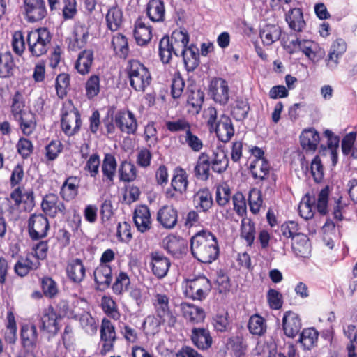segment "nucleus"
I'll use <instances>...</instances> for the list:
<instances>
[{"label": "nucleus", "mask_w": 357, "mask_h": 357, "mask_svg": "<svg viewBox=\"0 0 357 357\" xmlns=\"http://www.w3.org/2000/svg\"><path fill=\"white\" fill-rule=\"evenodd\" d=\"M248 327L252 334L262 335L266 331V321L259 314H254L250 317Z\"/></svg>", "instance_id": "49"}, {"label": "nucleus", "mask_w": 357, "mask_h": 357, "mask_svg": "<svg viewBox=\"0 0 357 357\" xmlns=\"http://www.w3.org/2000/svg\"><path fill=\"white\" fill-rule=\"evenodd\" d=\"M40 266V262L38 261H32L28 257H19L17 261L14 266L15 273L20 276L24 277L31 271L36 270Z\"/></svg>", "instance_id": "40"}, {"label": "nucleus", "mask_w": 357, "mask_h": 357, "mask_svg": "<svg viewBox=\"0 0 357 357\" xmlns=\"http://www.w3.org/2000/svg\"><path fill=\"white\" fill-rule=\"evenodd\" d=\"M182 56L185 68L188 71H193L199 64L198 48L191 45L180 54Z\"/></svg>", "instance_id": "31"}, {"label": "nucleus", "mask_w": 357, "mask_h": 357, "mask_svg": "<svg viewBox=\"0 0 357 357\" xmlns=\"http://www.w3.org/2000/svg\"><path fill=\"white\" fill-rule=\"evenodd\" d=\"M301 51L313 62L319 61L325 55L324 50L317 43L311 40H303Z\"/></svg>", "instance_id": "21"}, {"label": "nucleus", "mask_w": 357, "mask_h": 357, "mask_svg": "<svg viewBox=\"0 0 357 357\" xmlns=\"http://www.w3.org/2000/svg\"><path fill=\"white\" fill-rule=\"evenodd\" d=\"M17 149L22 158L26 159L33 153V145L29 139L21 137L17 143Z\"/></svg>", "instance_id": "60"}, {"label": "nucleus", "mask_w": 357, "mask_h": 357, "mask_svg": "<svg viewBox=\"0 0 357 357\" xmlns=\"http://www.w3.org/2000/svg\"><path fill=\"white\" fill-rule=\"evenodd\" d=\"M15 120L19 122L20 128L25 135L29 136L31 135L36 130V115L31 111H27L26 113L22 114V116H20Z\"/></svg>", "instance_id": "38"}, {"label": "nucleus", "mask_w": 357, "mask_h": 357, "mask_svg": "<svg viewBox=\"0 0 357 357\" xmlns=\"http://www.w3.org/2000/svg\"><path fill=\"white\" fill-rule=\"evenodd\" d=\"M144 138L149 148L154 146L158 143V131L153 122L149 123L146 126L144 129Z\"/></svg>", "instance_id": "58"}, {"label": "nucleus", "mask_w": 357, "mask_h": 357, "mask_svg": "<svg viewBox=\"0 0 357 357\" xmlns=\"http://www.w3.org/2000/svg\"><path fill=\"white\" fill-rule=\"evenodd\" d=\"M194 202H197L204 212L208 211L213 205L211 192L206 188L199 190L194 196Z\"/></svg>", "instance_id": "50"}, {"label": "nucleus", "mask_w": 357, "mask_h": 357, "mask_svg": "<svg viewBox=\"0 0 357 357\" xmlns=\"http://www.w3.org/2000/svg\"><path fill=\"white\" fill-rule=\"evenodd\" d=\"M22 8L23 14L29 22H38L47 14L45 0H24Z\"/></svg>", "instance_id": "8"}, {"label": "nucleus", "mask_w": 357, "mask_h": 357, "mask_svg": "<svg viewBox=\"0 0 357 357\" xmlns=\"http://www.w3.org/2000/svg\"><path fill=\"white\" fill-rule=\"evenodd\" d=\"M41 208L46 215L52 218L58 215L64 216L66 213V207L63 202L54 193H49L43 197Z\"/></svg>", "instance_id": "11"}, {"label": "nucleus", "mask_w": 357, "mask_h": 357, "mask_svg": "<svg viewBox=\"0 0 357 357\" xmlns=\"http://www.w3.org/2000/svg\"><path fill=\"white\" fill-rule=\"evenodd\" d=\"M134 37L139 45H144L151 39L152 30L151 26H147L140 18L135 22Z\"/></svg>", "instance_id": "27"}, {"label": "nucleus", "mask_w": 357, "mask_h": 357, "mask_svg": "<svg viewBox=\"0 0 357 357\" xmlns=\"http://www.w3.org/2000/svg\"><path fill=\"white\" fill-rule=\"evenodd\" d=\"M191 253L202 263L211 264L219 255L217 238L208 231L202 230L190 239Z\"/></svg>", "instance_id": "1"}, {"label": "nucleus", "mask_w": 357, "mask_h": 357, "mask_svg": "<svg viewBox=\"0 0 357 357\" xmlns=\"http://www.w3.org/2000/svg\"><path fill=\"white\" fill-rule=\"evenodd\" d=\"M211 289L209 280L204 276H198L185 281V294L192 300L204 299Z\"/></svg>", "instance_id": "6"}, {"label": "nucleus", "mask_w": 357, "mask_h": 357, "mask_svg": "<svg viewBox=\"0 0 357 357\" xmlns=\"http://www.w3.org/2000/svg\"><path fill=\"white\" fill-rule=\"evenodd\" d=\"M68 278L75 283L81 282L86 275V269L79 259H74L70 261L66 268Z\"/></svg>", "instance_id": "25"}, {"label": "nucleus", "mask_w": 357, "mask_h": 357, "mask_svg": "<svg viewBox=\"0 0 357 357\" xmlns=\"http://www.w3.org/2000/svg\"><path fill=\"white\" fill-rule=\"evenodd\" d=\"M81 126V118L78 110L72 107L68 110L63 109L61 118V128L63 132L68 136L77 133Z\"/></svg>", "instance_id": "10"}, {"label": "nucleus", "mask_w": 357, "mask_h": 357, "mask_svg": "<svg viewBox=\"0 0 357 357\" xmlns=\"http://www.w3.org/2000/svg\"><path fill=\"white\" fill-rule=\"evenodd\" d=\"M123 21V12L118 6L109 8L106 15L107 27L112 31L118 30Z\"/></svg>", "instance_id": "45"}, {"label": "nucleus", "mask_w": 357, "mask_h": 357, "mask_svg": "<svg viewBox=\"0 0 357 357\" xmlns=\"http://www.w3.org/2000/svg\"><path fill=\"white\" fill-rule=\"evenodd\" d=\"M255 223L248 218L241 221V236L245 240L248 245L251 246L255 238Z\"/></svg>", "instance_id": "46"}, {"label": "nucleus", "mask_w": 357, "mask_h": 357, "mask_svg": "<svg viewBox=\"0 0 357 357\" xmlns=\"http://www.w3.org/2000/svg\"><path fill=\"white\" fill-rule=\"evenodd\" d=\"M119 180L130 183L134 181L137 178V168L131 162L123 160L121 162L119 167Z\"/></svg>", "instance_id": "44"}, {"label": "nucleus", "mask_w": 357, "mask_h": 357, "mask_svg": "<svg viewBox=\"0 0 357 357\" xmlns=\"http://www.w3.org/2000/svg\"><path fill=\"white\" fill-rule=\"evenodd\" d=\"M52 36L46 28H39L28 32V50L33 56L39 57L47 53L50 46Z\"/></svg>", "instance_id": "5"}, {"label": "nucleus", "mask_w": 357, "mask_h": 357, "mask_svg": "<svg viewBox=\"0 0 357 357\" xmlns=\"http://www.w3.org/2000/svg\"><path fill=\"white\" fill-rule=\"evenodd\" d=\"M12 47L13 51L19 56H21L25 50V40L21 31H16L12 37Z\"/></svg>", "instance_id": "59"}, {"label": "nucleus", "mask_w": 357, "mask_h": 357, "mask_svg": "<svg viewBox=\"0 0 357 357\" xmlns=\"http://www.w3.org/2000/svg\"><path fill=\"white\" fill-rule=\"evenodd\" d=\"M20 337L22 347L28 351L34 349L38 342L36 326L33 324H24L21 328Z\"/></svg>", "instance_id": "15"}, {"label": "nucleus", "mask_w": 357, "mask_h": 357, "mask_svg": "<svg viewBox=\"0 0 357 357\" xmlns=\"http://www.w3.org/2000/svg\"><path fill=\"white\" fill-rule=\"evenodd\" d=\"M130 283V278L127 273L121 272L112 285L113 291L116 294H121L128 289Z\"/></svg>", "instance_id": "56"}, {"label": "nucleus", "mask_w": 357, "mask_h": 357, "mask_svg": "<svg viewBox=\"0 0 357 357\" xmlns=\"http://www.w3.org/2000/svg\"><path fill=\"white\" fill-rule=\"evenodd\" d=\"M208 91L211 98L220 105H226L229 100L227 82L220 77L213 78L209 84Z\"/></svg>", "instance_id": "9"}, {"label": "nucleus", "mask_w": 357, "mask_h": 357, "mask_svg": "<svg viewBox=\"0 0 357 357\" xmlns=\"http://www.w3.org/2000/svg\"><path fill=\"white\" fill-rule=\"evenodd\" d=\"M5 340L9 344H14L17 340V326L12 312L8 314V325L7 331L5 333Z\"/></svg>", "instance_id": "57"}, {"label": "nucleus", "mask_w": 357, "mask_h": 357, "mask_svg": "<svg viewBox=\"0 0 357 357\" xmlns=\"http://www.w3.org/2000/svg\"><path fill=\"white\" fill-rule=\"evenodd\" d=\"M100 336L101 340H116L114 326L110 320L107 319H102L100 328Z\"/></svg>", "instance_id": "63"}, {"label": "nucleus", "mask_w": 357, "mask_h": 357, "mask_svg": "<svg viewBox=\"0 0 357 357\" xmlns=\"http://www.w3.org/2000/svg\"><path fill=\"white\" fill-rule=\"evenodd\" d=\"M114 123L119 130L127 134H134L137 129V122L130 110H119L114 116Z\"/></svg>", "instance_id": "12"}, {"label": "nucleus", "mask_w": 357, "mask_h": 357, "mask_svg": "<svg viewBox=\"0 0 357 357\" xmlns=\"http://www.w3.org/2000/svg\"><path fill=\"white\" fill-rule=\"evenodd\" d=\"M282 34V29L276 24H266L260 31L259 36L264 45L269 46L278 40Z\"/></svg>", "instance_id": "28"}, {"label": "nucleus", "mask_w": 357, "mask_h": 357, "mask_svg": "<svg viewBox=\"0 0 357 357\" xmlns=\"http://www.w3.org/2000/svg\"><path fill=\"white\" fill-rule=\"evenodd\" d=\"M249 169L255 179L262 181L268 178L271 168L267 159H254Z\"/></svg>", "instance_id": "22"}, {"label": "nucleus", "mask_w": 357, "mask_h": 357, "mask_svg": "<svg viewBox=\"0 0 357 357\" xmlns=\"http://www.w3.org/2000/svg\"><path fill=\"white\" fill-rule=\"evenodd\" d=\"M210 168L209 155L205 152L201 153L195 166V175L201 180L207 181L210 176Z\"/></svg>", "instance_id": "26"}, {"label": "nucleus", "mask_w": 357, "mask_h": 357, "mask_svg": "<svg viewBox=\"0 0 357 357\" xmlns=\"http://www.w3.org/2000/svg\"><path fill=\"white\" fill-rule=\"evenodd\" d=\"M56 319V314L52 307L45 309L40 320V329L49 333H56L59 331Z\"/></svg>", "instance_id": "23"}, {"label": "nucleus", "mask_w": 357, "mask_h": 357, "mask_svg": "<svg viewBox=\"0 0 357 357\" xmlns=\"http://www.w3.org/2000/svg\"><path fill=\"white\" fill-rule=\"evenodd\" d=\"M165 126L167 129L172 132L183 131L186 134L191 129L190 123L185 118L178 119L172 121H166Z\"/></svg>", "instance_id": "52"}, {"label": "nucleus", "mask_w": 357, "mask_h": 357, "mask_svg": "<svg viewBox=\"0 0 357 357\" xmlns=\"http://www.w3.org/2000/svg\"><path fill=\"white\" fill-rule=\"evenodd\" d=\"M50 229L47 218L43 214H32L28 220V231L32 240H39L47 236Z\"/></svg>", "instance_id": "7"}, {"label": "nucleus", "mask_w": 357, "mask_h": 357, "mask_svg": "<svg viewBox=\"0 0 357 357\" xmlns=\"http://www.w3.org/2000/svg\"><path fill=\"white\" fill-rule=\"evenodd\" d=\"M93 61V52L91 50L81 52L76 61L75 67L81 75L88 74Z\"/></svg>", "instance_id": "37"}, {"label": "nucleus", "mask_w": 357, "mask_h": 357, "mask_svg": "<svg viewBox=\"0 0 357 357\" xmlns=\"http://www.w3.org/2000/svg\"><path fill=\"white\" fill-rule=\"evenodd\" d=\"M15 66L13 56L10 52L0 53V78L13 76Z\"/></svg>", "instance_id": "36"}, {"label": "nucleus", "mask_w": 357, "mask_h": 357, "mask_svg": "<svg viewBox=\"0 0 357 357\" xmlns=\"http://www.w3.org/2000/svg\"><path fill=\"white\" fill-rule=\"evenodd\" d=\"M100 164V160L98 154H92L86 161L84 170L89 172L91 177L95 178L99 173Z\"/></svg>", "instance_id": "62"}, {"label": "nucleus", "mask_w": 357, "mask_h": 357, "mask_svg": "<svg viewBox=\"0 0 357 357\" xmlns=\"http://www.w3.org/2000/svg\"><path fill=\"white\" fill-rule=\"evenodd\" d=\"M126 71L130 85L136 91L144 92L150 85L151 73L148 68L139 61H130Z\"/></svg>", "instance_id": "4"}, {"label": "nucleus", "mask_w": 357, "mask_h": 357, "mask_svg": "<svg viewBox=\"0 0 357 357\" xmlns=\"http://www.w3.org/2000/svg\"><path fill=\"white\" fill-rule=\"evenodd\" d=\"M24 107L23 96L19 91L15 92L12 98L11 104V112L15 119L27 112L24 109Z\"/></svg>", "instance_id": "53"}, {"label": "nucleus", "mask_w": 357, "mask_h": 357, "mask_svg": "<svg viewBox=\"0 0 357 357\" xmlns=\"http://www.w3.org/2000/svg\"><path fill=\"white\" fill-rule=\"evenodd\" d=\"M286 21L289 28L296 32H301L305 26L303 12L301 8L291 9L286 15Z\"/></svg>", "instance_id": "33"}, {"label": "nucleus", "mask_w": 357, "mask_h": 357, "mask_svg": "<svg viewBox=\"0 0 357 357\" xmlns=\"http://www.w3.org/2000/svg\"><path fill=\"white\" fill-rule=\"evenodd\" d=\"M211 169L218 174L225 172L229 165V158L226 152L222 149H216L209 155Z\"/></svg>", "instance_id": "20"}, {"label": "nucleus", "mask_w": 357, "mask_h": 357, "mask_svg": "<svg viewBox=\"0 0 357 357\" xmlns=\"http://www.w3.org/2000/svg\"><path fill=\"white\" fill-rule=\"evenodd\" d=\"M292 249L299 257H305L310 253V244L307 236L300 233L292 241Z\"/></svg>", "instance_id": "42"}, {"label": "nucleus", "mask_w": 357, "mask_h": 357, "mask_svg": "<svg viewBox=\"0 0 357 357\" xmlns=\"http://www.w3.org/2000/svg\"><path fill=\"white\" fill-rule=\"evenodd\" d=\"M157 221L165 229H173L178 222V211L172 206H164L157 213Z\"/></svg>", "instance_id": "17"}, {"label": "nucleus", "mask_w": 357, "mask_h": 357, "mask_svg": "<svg viewBox=\"0 0 357 357\" xmlns=\"http://www.w3.org/2000/svg\"><path fill=\"white\" fill-rule=\"evenodd\" d=\"M117 162L112 153H106L102 163V172L104 176L103 180L109 183H113L116 175Z\"/></svg>", "instance_id": "29"}, {"label": "nucleus", "mask_w": 357, "mask_h": 357, "mask_svg": "<svg viewBox=\"0 0 357 357\" xmlns=\"http://www.w3.org/2000/svg\"><path fill=\"white\" fill-rule=\"evenodd\" d=\"M134 222L142 233L149 231L151 227L150 211L148 206L141 205L137 206L134 212Z\"/></svg>", "instance_id": "18"}, {"label": "nucleus", "mask_w": 357, "mask_h": 357, "mask_svg": "<svg viewBox=\"0 0 357 357\" xmlns=\"http://www.w3.org/2000/svg\"><path fill=\"white\" fill-rule=\"evenodd\" d=\"M188 185V176L185 171L181 168L176 169L171 181V187L180 195H183L187 190Z\"/></svg>", "instance_id": "39"}, {"label": "nucleus", "mask_w": 357, "mask_h": 357, "mask_svg": "<svg viewBox=\"0 0 357 357\" xmlns=\"http://www.w3.org/2000/svg\"><path fill=\"white\" fill-rule=\"evenodd\" d=\"M152 304L155 317H147L144 323H158V325L167 324L169 326H174L176 322V316L170 307L169 297L165 294L156 293L152 298Z\"/></svg>", "instance_id": "3"}, {"label": "nucleus", "mask_w": 357, "mask_h": 357, "mask_svg": "<svg viewBox=\"0 0 357 357\" xmlns=\"http://www.w3.org/2000/svg\"><path fill=\"white\" fill-rule=\"evenodd\" d=\"M314 198H311L307 195L301 200L298 206L300 215L305 220L311 219L314 216L313 204Z\"/></svg>", "instance_id": "51"}, {"label": "nucleus", "mask_w": 357, "mask_h": 357, "mask_svg": "<svg viewBox=\"0 0 357 357\" xmlns=\"http://www.w3.org/2000/svg\"><path fill=\"white\" fill-rule=\"evenodd\" d=\"M319 139V135L314 128L305 129L300 136L302 148L308 151H315Z\"/></svg>", "instance_id": "30"}, {"label": "nucleus", "mask_w": 357, "mask_h": 357, "mask_svg": "<svg viewBox=\"0 0 357 357\" xmlns=\"http://www.w3.org/2000/svg\"><path fill=\"white\" fill-rule=\"evenodd\" d=\"M301 326V320L296 313L287 311L284 314L282 328L287 337L294 338L299 333Z\"/></svg>", "instance_id": "14"}, {"label": "nucleus", "mask_w": 357, "mask_h": 357, "mask_svg": "<svg viewBox=\"0 0 357 357\" xmlns=\"http://www.w3.org/2000/svg\"><path fill=\"white\" fill-rule=\"evenodd\" d=\"M231 198V190L227 185H220L217 187L215 192L216 202L219 206L226 205Z\"/></svg>", "instance_id": "64"}, {"label": "nucleus", "mask_w": 357, "mask_h": 357, "mask_svg": "<svg viewBox=\"0 0 357 357\" xmlns=\"http://www.w3.org/2000/svg\"><path fill=\"white\" fill-rule=\"evenodd\" d=\"M95 282L102 288L108 287L112 280V268L108 264H100L94 271Z\"/></svg>", "instance_id": "34"}, {"label": "nucleus", "mask_w": 357, "mask_h": 357, "mask_svg": "<svg viewBox=\"0 0 357 357\" xmlns=\"http://www.w3.org/2000/svg\"><path fill=\"white\" fill-rule=\"evenodd\" d=\"M152 271L158 278H164L169 271L171 263L169 259L159 252H153L150 255Z\"/></svg>", "instance_id": "16"}, {"label": "nucleus", "mask_w": 357, "mask_h": 357, "mask_svg": "<svg viewBox=\"0 0 357 357\" xmlns=\"http://www.w3.org/2000/svg\"><path fill=\"white\" fill-rule=\"evenodd\" d=\"M112 46L116 54L121 58H126L128 54V43L126 36L121 33L114 36Z\"/></svg>", "instance_id": "47"}, {"label": "nucleus", "mask_w": 357, "mask_h": 357, "mask_svg": "<svg viewBox=\"0 0 357 357\" xmlns=\"http://www.w3.org/2000/svg\"><path fill=\"white\" fill-rule=\"evenodd\" d=\"M250 111V105L248 100L244 98H237L231 105V115L236 121L244 120Z\"/></svg>", "instance_id": "43"}, {"label": "nucleus", "mask_w": 357, "mask_h": 357, "mask_svg": "<svg viewBox=\"0 0 357 357\" xmlns=\"http://www.w3.org/2000/svg\"><path fill=\"white\" fill-rule=\"evenodd\" d=\"M76 0H62L60 7V14L65 20L73 19L77 14Z\"/></svg>", "instance_id": "54"}, {"label": "nucleus", "mask_w": 357, "mask_h": 357, "mask_svg": "<svg viewBox=\"0 0 357 357\" xmlns=\"http://www.w3.org/2000/svg\"><path fill=\"white\" fill-rule=\"evenodd\" d=\"M189 36L185 30H175L171 37L164 36L159 43V55L163 63H169L174 54L176 56L187 48Z\"/></svg>", "instance_id": "2"}, {"label": "nucleus", "mask_w": 357, "mask_h": 357, "mask_svg": "<svg viewBox=\"0 0 357 357\" xmlns=\"http://www.w3.org/2000/svg\"><path fill=\"white\" fill-rule=\"evenodd\" d=\"M80 178L75 176H70L63 183L60 195L63 200L70 201L74 199L78 195Z\"/></svg>", "instance_id": "19"}, {"label": "nucleus", "mask_w": 357, "mask_h": 357, "mask_svg": "<svg viewBox=\"0 0 357 357\" xmlns=\"http://www.w3.org/2000/svg\"><path fill=\"white\" fill-rule=\"evenodd\" d=\"M183 317L192 323H199L204 321L205 313L202 308L192 304L183 303L181 305Z\"/></svg>", "instance_id": "32"}, {"label": "nucleus", "mask_w": 357, "mask_h": 357, "mask_svg": "<svg viewBox=\"0 0 357 357\" xmlns=\"http://www.w3.org/2000/svg\"><path fill=\"white\" fill-rule=\"evenodd\" d=\"M319 333L314 328H307L302 331L300 334L298 342L306 350L312 349L317 344Z\"/></svg>", "instance_id": "41"}, {"label": "nucleus", "mask_w": 357, "mask_h": 357, "mask_svg": "<svg viewBox=\"0 0 357 357\" xmlns=\"http://www.w3.org/2000/svg\"><path fill=\"white\" fill-rule=\"evenodd\" d=\"M86 95L89 99L96 97L100 92V78L97 75L91 76L86 82Z\"/></svg>", "instance_id": "55"}, {"label": "nucleus", "mask_w": 357, "mask_h": 357, "mask_svg": "<svg viewBox=\"0 0 357 357\" xmlns=\"http://www.w3.org/2000/svg\"><path fill=\"white\" fill-rule=\"evenodd\" d=\"M191 340L193 344L200 349H207L212 344V337L209 331L204 328H193Z\"/></svg>", "instance_id": "24"}, {"label": "nucleus", "mask_w": 357, "mask_h": 357, "mask_svg": "<svg viewBox=\"0 0 357 357\" xmlns=\"http://www.w3.org/2000/svg\"><path fill=\"white\" fill-rule=\"evenodd\" d=\"M219 140L222 142H229L234 135V128L230 117L222 114L220 116L218 123L212 128Z\"/></svg>", "instance_id": "13"}, {"label": "nucleus", "mask_w": 357, "mask_h": 357, "mask_svg": "<svg viewBox=\"0 0 357 357\" xmlns=\"http://www.w3.org/2000/svg\"><path fill=\"white\" fill-rule=\"evenodd\" d=\"M186 245V242L183 238L173 236L167 238L165 249L171 255L176 256L185 251Z\"/></svg>", "instance_id": "48"}, {"label": "nucleus", "mask_w": 357, "mask_h": 357, "mask_svg": "<svg viewBox=\"0 0 357 357\" xmlns=\"http://www.w3.org/2000/svg\"><path fill=\"white\" fill-rule=\"evenodd\" d=\"M248 202L252 213H258L262 204L261 192L257 190H252L249 194Z\"/></svg>", "instance_id": "61"}, {"label": "nucleus", "mask_w": 357, "mask_h": 357, "mask_svg": "<svg viewBox=\"0 0 357 357\" xmlns=\"http://www.w3.org/2000/svg\"><path fill=\"white\" fill-rule=\"evenodd\" d=\"M146 13L153 22H162L165 20V6L161 0H150L147 4Z\"/></svg>", "instance_id": "35"}]
</instances>
